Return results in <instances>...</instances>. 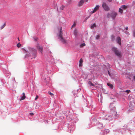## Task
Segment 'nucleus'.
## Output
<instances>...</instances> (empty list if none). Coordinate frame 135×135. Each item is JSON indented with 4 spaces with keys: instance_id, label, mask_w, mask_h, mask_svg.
<instances>
[{
    "instance_id": "obj_14",
    "label": "nucleus",
    "mask_w": 135,
    "mask_h": 135,
    "mask_svg": "<svg viewBox=\"0 0 135 135\" xmlns=\"http://www.w3.org/2000/svg\"><path fill=\"white\" fill-rule=\"evenodd\" d=\"M59 38H60L62 37V32L61 30V29L59 33Z\"/></svg>"
},
{
    "instance_id": "obj_19",
    "label": "nucleus",
    "mask_w": 135,
    "mask_h": 135,
    "mask_svg": "<svg viewBox=\"0 0 135 135\" xmlns=\"http://www.w3.org/2000/svg\"><path fill=\"white\" fill-rule=\"evenodd\" d=\"M118 12L122 14L123 13V10L122 9L120 8H119Z\"/></svg>"
},
{
    "instance_id": "obj_7",
    "label": "nucleus",
    "mask_w": 135,
    "mask_h": 135,
    "mask_svg": "<svg viewBox=\"0 0 135 135\" xmlns=\"http://www.w3.org/2000/svg\"><path fill=\"white\" fill-rule=\"evenodd\" d=\"M37 48L39 50L41 53H42L43 47L42 46H40V45L38 44L36 46Z\"/></svg>"
},
{
    "instance_id": "obj_39",
    "label": "nucleus",
    "mask_w": 135,
    "mask_h": 135,
    "mask_svg": "<svg viewBox=\"0 0 135 135\" xmlns=\"http://www.w3.org/2000/svg\"><path fill=\"white\" fill-rule=\"evenodd\" d=\"M89 18V17H87L85 19H86V20H87V19Z\"/></svg>"
},
{
    "instance_id": "obj_21",
    "label": "nucleus",
    "mask_w": 135,
    "mask_h": 135,
    "mask_svg": "<svg viewBox=\"0 0 135 135\" xmlns=\"http://www.w3.org/2000/svg\"><path fill=\"white\" fill-rule=\"evenodd\" d=\"M64 7V6L62 5L60 7V10H62L63 9Z\"/></svg>"
},
{
    "instance_id": "obj_18",
    "label": "nucleus",
    "mask_w": 135,
    "mask_h": 135,
    "mask_svg": "<svg viewBox=\"0 0 135 135\" xmlns=\"http://www.w3.org/2000/svg\"><path fill=\"white\" fill-rule=\"evenodd\" d=\"M98 85L99 86H98V87H97L98 88H97V89H99V88L102 89V88H103L101 84H98Z\"/></svg>"
},
{
    "instance_id": "obj_9",
    "label": "nucleus",
    "mask_w": 135,
    "mask_h": 135,
    "mask_svg": "<svg viewBox=\"0 0 135 135\" xmlns=\"http://www.w3.org/2000/svg\"><path fill=\"white\" fill-rule=\"evenodd\" d=\"M105 119L106 120H110L112 119V117L111 115H106L105 116Z\"/></svg>"
},
{
    "instance_id": "obj_24",
    "label": "nucleus",
    "mask_w": 135,
    "mask_h": 135,
    "mask_svg": "<svg viewBox=\"0 0 135 135\" xmlns=\"http://www.w3.org/2000/svg\"><path fill=\"white\" fill-rule=\"evenodd\" d=\"M48 93L52 97L53 96H54V95L52 93H51V92H50L49 91L48 92Z\"/></svg>"
},
{
    "instance_id": "obj_32",
    "label": "nucleus",
    "mask_w": 135,
    "mask_h": 135,
    "mask_svg": "<svg viewBox=\"0 0 135 135\" xmlns=\"http://www.w3.org/2000/svg\"><path fill=\"white\" fill-rule=\"evenodd\" d=\"M133 36L134 37H135V30L133 32Z\"/></svg>"
},
{
    "instance_id": "obj_43",
    "label": "nucleus",
    "mask_w": 135,
    "mask_h": 135,
    "mask_svg": "<svg viewBox=\"0 0 135 135\" xmlns=\"http://www.w3.org/2000/svg\"><path fill=\"white\" fill-rule=\"evenodd\" d=\"M134 79L135 80V75L134 76Z\"/></svg>"
},
{
    "instance_id": "obj_11",
    "label": "nucleus",
    "mask_w": 135,
    "mask_h": 135,
    "mask_svg": "<svg viewBox=\"0 0 135 135\" xmlns=\"http://www.w3.org/2000/svg\"><path fill=\"white\" fill-rule=\"evenodd\" d=\"M88 83L89 84L90 86H92L94 87L95 88H98V86H95V85L94 84H93L91 81H89L88 82Z\"/></svg>"
},
{
    "instance_id": "obj_30",
    "label": "nucleus",
    "mask_w": 135,
    "mask_h": 135,
    "mask_svg": "<svg viewBox=\"0 0 135 135\" xmlns=\"http://www.w3.org/2000/svg\"><path fill=\"white\" fill-rule=\"evenodd\" d=\"M110 15L109 13H108L107 15V16L108 18L110 17Z\"/></svg>"
},
{
    "instance_id": "obj_26",
    "label": "nucleus",
    "mask_w": 135,
    "mask_h": 135,
    "mask_svg": "<svg viewBox=\"0 0 135 135\" xmlns=\"http://www.w3.org/2000/svg\"><path fill=\"white\" fill-rule=\"evenodd\" d=\"M6 25L5 23L1 27V29H2L3 28H4L5 26H6Z\"/></svg>"
},
{
    "instance_id": "obj_29",
    "label": "nucleus",
    "mask_w": 135,
    "mask_h": 135,
    "mask_svg": "<svg viewBox=\"0 0 135 135\" xmlns=\"http://www.w3.org/2000/svg\"><path fill=\"white\" fill-rule=\"evenodd\" d=\"M106 132V133H108L109 132V131L108 129H105V132Z\"/></svg>"
},
{
    "instance_id": "obj_6",
    "label": "nucleus",
    "mask_w": 135,
    "mask_h": 135,
    "mask_svg": "<svg viewBox=\"0 0 135 135\" xmlns=\"http://www.w3.org/2000/svg\"><path fill=\"white\" fill-rule=\"evenodd\" d=\"M118 15L117 13L115 11L113 12H112L111 14V16L113 19H115L116 16Z\"/></svg>"
},
{
    "instance_id": "obj_20",
    "label": "nucleus",
    "mask_w": 135,
    "mask_h": 135,
    "mask_svg": "<svg viewBox=\"0 0 135 135\" xmlns=\"http://www.w3.org/2000/svg\"><path fill=\"white\" fill-rule=\"evenodd\" d=\"M96 26V25L95 23H94L93 25H91L90 27L91 28H92Z\"/></svg>"
},
{
    "instance_id": "obj_10",
    "label": "nucleus",
    "mask_w": 135,
    "mask_h": 135,
    "mask_svg": "<svg viewBox=\"0 0 135 135\" xmlns=\"http://www.w3.org/2000/svg\"><path fill=\"white\" fill-rule=\"evenodd\" d=\"M59 38L62 42L64 44H66V40L63 38V37Z\"/></svg>"
},
{
    "instance_id": "obj_36",
    "label": "nucleus",
    "mask_w": 135,
    "mask_h": 135,
    "mask_svg": "<svg viewBox=\"0 0 135 135\" xmlns=\"http://www.w3.org/2000/svg\"><path fill=\"white\" fill-rule=\"evenodd\" d=\"M72 0H68V2L69 3Z\"/></svg>"
},
{
    "instance_id": "obj_17",
    "label": "nucleus",
    "mask_w": 135,
    "mask_h": 135,
    "mask_svg": "<svg viewBox=\"0 0 135 135\" xmlns=\"http://www.w3.org/2000/svg\"><path fill=\"white\" fill-rule=\"evenodd\" d=\"M127 7V6L125 5H123L121 7V8L124 9H126Z\"/></svg>"
},
{
    "instance_id": "obj_31",
    "label": "nucleus",
    "mask_w": 135,
    "mask_h": 135,
    "mask_svg": "<svg viewBox=\"0 0 135 135\" xmlns=\"http://www.w3.org/2000/svg\"><path fill=\"white\" fill-rule=\"evenodd\" d=\"M100 37V36L99 35H97L96 37V38L97 39H98Z\"/></svg>"
},
{
    "instance_id": "obj_13",
    "label": "nucleus",
    "mask_w": 135,
    "mask_h": 135,
    "mask_svg": "<svg viewBox=\"0 0 135 135\" xmlns=\"http://www.w3.org/2000/svg\"><path fill=\"white\" fill-rule=\"evenodd\" d=\"M22 94L23 96L21 97V99H20V100H24L26 96L25 95V93H23Z\"/></svg>"
},
{
    "instance_id": "obj_40",
    "label": "nucleus",
    "mask_w": 135,
    "mask_h": 135,
    "mask_svg": "<svg viewBox=\"0 0 135 135\" xmlns=\"http://www.w3.org/2000/svg\"><path fill=\"white\" fill-rule=\"evenodd\" d=\"M128 27H126V30H128Z\"/></svg>"
},
{
    "instance_id": "obj_33",
    "label": "nucleus",
    "mask_w": 135,
    "mask_h": 135,
    "mask_svg": "<svg viewBox=\"0 0 135 135\" xmlns=\"http://www.w3.org/2000/svg\"><path fill=\"white\" fill-rule=\"evenodd\" d=\"M38 96L37 95H36L35 98V100H36L38 98Z\"/></svg>"
},
{
    "instance_id": "obj_37",
    "label": "nucleus",
    "mask_w": 135,
    "mask_h": 135,
    "mask_svg": "<svg viewBox=\"0 0 135 135\" xmlns=\"http://www.w3.org/2000/svg\"><path fill=\"white\" fill-rule=\"evenodd\" d=\"M30 114L31 115H33V113H30Z\"/></svg>"
},
{
    "instance_id": "obj_5",
    "label": "nucleus",
    "mask_w": 135,
    "mask_h": 135,
    "mask_svg": "<svg viewBox=\"0 0 135 135\" xmlns=\"http://www.w3.org/2000/svg\"><path fill=\"white\" fill-rule=\"evenodd\" d=\"M88 0H80L78 4V5L79 7H80L83 5L85 2H88Z\"/></svg>"
},
{
    "instance_id": "obj_15",
    "label": "nucleus",
    "mask_w": 135,
    "mask_h": 135,
    "mask_svg": "<svg viewBox=\"0 0 135 135\" xmlns=\"http://www.w3.org/2000/svg\"><path fill=\"white\" fill-rule=\"evenodd\" d=\"M83 60L82 58H81L80 60L79 61V66H82V64L83 63Z\"/></svg>"
},
{
    "instance_id": "obj_2",
    "label": "nucleus",
    "mask_w": 135,
    "mask_h": 135,
    "mask_svg": "<svg viewBox=\"0 0 135 135\" xmlns=\"http://www.w3.org/2000/svg\"><path fill=\"white\" fill-rule=\"evenodd\" d=\"M30 50L31 52V54L32 55V58H35L36 56V50L35 49L30 48Z\"/></svg>"
},
{
    "instance_id": "obj_35",
    "label": "nucleus",
    "mask_w": 135,
    "mask_h": 135,
    "mask_svg": "<svg viewBox=\"0 0 135 135\" xmlns=\"http://www.w3.org/2000/svg\"><path fill=\"white\" fill-rule=\"evenodd\" d=\"M37 38H34V40L35 41H37Z\"/></svg>"
},
{
    "instance_id": "obj_23",
    "label": "nucleus",
    "mask_w": 135,
    "mask_h": 135,
    "mask_svg": "<svg viewBox=\"0 0 135 135\" xmlns=\"http://www.w3.org/2000/svg\"><path fill=\"white\" fill-rule=\"evenodd\" d=\"M85 43H83L80 45V47H83L85 46Z\"/></svg>"
},
{
    "instance_id": "obj_34",
    "label": "nucleus",
    "mask_w": 135,
    "mask_h": 135,
    "mask_svg": "<svg viewBox=\"0 0 135 135\" xmlns=\"http://www.w3.org/2000/svg\"><path fill=\"white\" fill-rule=\"evenodd\" d=\"M108 74L110 76V75H110V72H109V71H108Z\"/></svg>"
},
{
    "instance_id": "obj_12",
    "label": "nucleus",
    "mask_w": 135,
    "mask_h": 135,
    "mask_svg": "<svg viewBox=\"0 0 135 135\" xmlns=\"http://www.w3.org/2000/svg\"><path fill=\"white\" fill-rule=\"evenodd\" d=\"M117 42L119 45H120L121 43V39L119 37H118L117 38Z\"/></svg>"
},
{
    "instance_id": "obj_3",
    "label": "nucleus",
    "mask_w": 135,
    "mask_h": 135,
    "mask_svg": "<svg viewBox=\"0 0 135 135\" xmlns=\"http://www.w3.org/2000/svg\"><path fill=\"white\" fill-rule=\"evenodd\" d=\"M113 50L115 54L117 56L120 57L121 56V53L117 49V48L113 47L112 49Z\"/></svg>"
},
{
    "instance_id": "obj_4",
    "label": "nucleus",
    "mask_w": 135,
    "mask_h": 135,
    "mask_svg": "<svg viewBox=\"0 0 135 135\" xmlns=\"http://www.w3.org/2000/svg\"><path fill=\"white\" fill-rule=\"evenodd\" d=\"M102 7L106 11H108L110 10V8L108 5L105 2H103L102 4Z\"/></svg>"
},
{
    "instance_id": "obj_16",
    "label": "nucleus",
    "mask_w": 135,
    "mask_h": 135,
    "mask_svg": "<svg viewBox=\"0 0 135 135\" xmlns=\"http://www.w3.org/2000/svg\"><path fill=\"white\" fill-rule=\"evenodd\" d=\"M107 85L111 89H112L113 88V85L112 84H110L108 83H107Z\"/></svg>"
},
{
    "instance_id": "obj_1",
    "label": "nucleus",
    "mask_w": 135,
    "mask_h": 135,
    "mask_svg": "<svg viewBox=\"0 0 135 135\" xmlns=\"http://www.w3.org/2000/svg\"><path fill=\"white\" fill-rule=\"evenodd\" d=\"M109 108L111 110H114V112L112 114V116H114V118H117L119 115L117 114V112L114 110L115 109V108L114 104L111 103L110 105Z\"/></svg>"
},
{
    "instance_id": "obj_25",
    "label": "nucleus",
    "mask_w": 135,
    "mask_h": 135,
    "mask_svg": "<svg viewBox=\"0 0 135 135\" xmlns=\"http://www.w3.org/2000/svg\"><path fill=\"white\" fill-rule=\"evenodd\" d=\"M21 44L20 43L18 44L17 45V46L18 47H20L21 46Z\"/></svg>"
},
{
    "instance_id": "obj_22",
    "label": "nucleus",
    "mask_w": 135,
    "mask_h": 135,
    "mask_svg": "<svg viewBox=\"0 0 135 135\" xmlns=\"http://www.w3.org/2000/svg\"><path fill=\"white\" fill-rule=\"evenodd\" d=\"M74 34L75 36H76L77 34V31L76 30H74Z\"/></svg>"
},
{
    "instance_id": "obj_42",
    "label": "nucleus",
    "mask_w": 135,
    "mask_h": 135,
    "mask_svg": "<svg viewBox=\"0 0 135 135\" xmlns=\"http://www.w3.org/2000/svg\"><path fill=\"white\" fill-rule=\"evenodd\" d=\"M127 34L128 35H129V32H128L127 33Z\"/></svg>"
},
{
    "instance_id": "obj_44",
    "label": "nucleus",
    "mask_w": 135,
    "mask_h": 135,
    "mask_svg": "<svg viewBox=\"0 0 135 135\" xmlns=\"http://www.w3.org/2000/svg\"><path fill=\"white\" fill-rule=\"evenodd\" d=\"M18 41H20V40H19V37H18Z\"/></svg>"
},
{
    "instance_id": "obj_38",
    "label": "nucleus",
    "mask_w": 135,
    "mask_h": 135,
    "mask_svg": "<svg viewBox=\"0 0 135 135\" xmlns=\"http://www.w3.org/2000/svg\"><path fill=\"white\" fill-rule=\"evenodd\" d=\"M109 2H111L112 1V0H107Z\"/></svg>"
},
{
    "instance_id": "obj_27",
    "label": "nucleus",
    "mask_w": 135,
    "mask_h": 135,
    "mask_svg": "<svg viewBox=\"0 0 135 135\" xmlns=\"http://www.w3.org/2000/svg\"><path fill=\"white\" fill-rule=\"evenodd\" d=\"M76 26V23H74L71 27V28H73V27H75Z\"/></svg>"
},
{
    "instance_id": "obj_28",
    "label": "nucleus",
    "mask_w": 135,
    "mask_h": 135,
    "mask_svg": "<svg viewBox=\"0 0 135 135\" xmlns=\"http://www.w3.org/2000/svg\"><path fill=\"white\" fill-rule=\"evenodd\" d=\"M130 91L129 90H127L125 91V92H127V93H129Z\"/></svg>"
},
{
    "instance_id": "obj_8",
    "label": "nucleus",
    "mask_w": 135,
    "mask_h": 135,
    "mask_svg": "<svg viewBox=\"0 0 135 135\" xmlns=\"http://www.w3.org/2000/svg\"><path fill=\"white\" fill-rule=\"evenodd\" d=\"M99 7V5H97L96 7L94 8V9L93 11L90 12V13L92 14L96 12L97 10H98Z\"/></svg>"
},
{
    "instance_id": "obj_45",
    "label": "nucleus",
    "mask_w": 135,
    "mask_h": 135,
    "mask_svg": "<svg viewBox=\"0 0 135 135\" xmlns=\"http://www.w3.org/2000/svg\"><path fill=\"white\" fill-rule=\"evenodd\" d=\"M134 90H135V89Z\"/></svg>"
},
{
    "instance_id": "obj_41",
    "label": "nucleus",
    "mask_w": 135,
    "mask_h": 135,
    "mask_svg": "<svg viewBox=\"0 0 135 135\" xmlns=\"http://www.w3.org/2000/svg\"><path fill=\"white\" fill-rule=\"evenodd\" d=\"M91 88V89H94L93 88H92V87H91V88Z\"/></svg>"
}]
</instances>
